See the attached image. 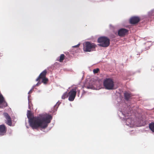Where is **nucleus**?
I'll use <instances>...</instances> for the list:
<instances>
[{
	"mask_svg": "<svg viewBox=\"0 0 154 154\" xmlns=\"http://www.w3.org/2000/svg\"><path fill=\"white\" fill-rule=\"evenodd\" d=\"M30 111H27V116L29 119V125L33 129H37L38 128H46L52 119V116L49 115L40 114L37 117L30 118Z\"/></svg>",
	"mask_w": 154,
	"mask_h": 154,
	"instance_id": "nucleus-1",
	"label": "nucleus"
},
{
	"mask_svg": "<svg viewBox=\"0 0 154 154\" xmlns=\"http://www.w3.org/2000/svg\"><path fill=\"white\" fill-rule=\"evenodd\" d=\"M103 85L105 89L108 90L115 89L114 83L113 80L109 78H106L103 81Z\"/></svg>",
	"mask_w": 154,
	"mask_h": 154,
	"instance_id": "nucleus-2",
	"label": "nucleus"
},
{
	"mask_svg": "<svg viewBox=\"0 0 154 154\" xmlns=\"http://www.w3.org/2000/svg\"><path fill=\"white\" fill-rule=\"evenodd\" d=\"M96 45L93 43L86 42L83 44V49L84 51L91 52L95 51Z\"/></svg>",
	"mask_w": 154,
	"mask_h": 154,
	"instance_id": "nucleus-3",
	"label": "nucleus"
},
{
	"mask_svg": "<svg viewBox=\"0 0 154 154\" xmlns=\"http://www.w3.org/2000/svg\"><path fill=\"white\" fill-rule=\"evenodd\" d=\"M98 42L100 43V46L104 47H108L110 44V40L107 37L102 36L99 38Z\"/></svg>",
	"mask_w": 154,
	"mask_h": 154,
	"instance_id": "nucleus-4",
	"label": "nucleus"
},
{
	"mask_svg": "<svg viewBox=\"0 0 154 154\" xmlns=\"http://www.w3.org/2000/svg\"><path fill=\"white\" fill-rule=\"evenodd\" d=\"M76 88L72 89L68 93L69 96L68 100L69 101H72L74 100L76 95Z\"/></svg>",
	"mask_w": 154,
	"mask_h": 154,
	"instance_id": "nucleus-5",
	"label": "nucleus"
},
{
	"mask_svg": "<svg viewBox=\"0 0 154 154\" xmlns=\"http://www.w3.org/2000/svg\"><path fill=\"white\" fill-rule=\"evenodd\" d=\"M4 116L6 119V123L9 126H11L12 125V121L10 116L7 113H5L4 114Z\"/></svg>",
	"mask_w": 154,
	"mask_h": 154,
	"instance_id": "nucleus-6",
	"label": "nucleus"
},
{
	"mask_svg": "<svg viewBox=\"0 0 154 154\" xmlns=\"http://www.w3.org/2000/svg\"><path fill=\"white\" fill-rule=\"evenodd\" d=\"M140 19L138 17L134 16L131 17L130 19V23L131 24L137 23L139 22Z\"/></svg>",
	"mask_w": 154,
	"mask_h": 154,
	"instance_id": "nucleus-7",
	"label": "nucleus"
},
{
	"mask_svg": "<svg viewBox=\"0 0 154 154\" xmlns=\"http://www.w3.org/2000/svg\"><path fill=\"white\" fill-rule=\"evenodd\" d=\"M128 32V30L127 29L124 28H122L119 30L118 35L120 36H124L126 34H127Z\"/></svg>",
	"mask_w": 154,
	"mask_h": 154,
	"instance_id": "nucleus-8",
	"label": "nucleus"
},
{
	"mask_svg": "<svg viewBox=\"0 0 154 154\" xmlns=\"http://www.w3.org/2000/svg\"><path fill=\"white\" fill-rule=\"evenodd\" d=\"M47 73V71L46 69L44 70L40 74L38 77L36 79V81H38L40 79L46 78V76Z\"/></svg>",
	"mask_w": 154,
	"mask_h": 154,
	"instance_id": "nucleus-9",
	"label": "nucleus"
},
{
	"mask_svg": "<svg viewBox=\"0 0 154 154\" xmlns=\"http://www.w3.org/2000/svg\"><path fill=\"white\" fill-rule=\"evenodd\" d=\"M6 128L4 125H0V135H3L6 133Z\"/></svg>",
	"mask_w": 154,
	"mask_h": 154,
	"instance_id": "nucleus-10",
	"label": "nucleus"
},
{
	"mask_svg": "<svg viewBox=\"0 0 154 154\" xmlns=\"http://www.w3.org/2000/svg\"><path fill=\"white\" fill-rule=\"evenodd\" d=\"M131 96V93L128 92H125L124 93L125 99L127 100H128L130 98Z\"/></svg>",
	"mask_w": 154,
	"mask_h": 154,
	"instance_id": "nucleus-11",
	"label": "nucleus"
},
{
	"mask_svg": "<svg viewBox=\"0 0 154 154\" xmlns=\"http://www.w3.org/2000/svg\"><path fill=\"white\" fill-rule=\"evenodd\" d=\"M149 127L150 130L154 132V122L149 124Z\"/></svg>",
	"mask_w": 154,
	"mask_h": 154,
	"instance_id": "nucleus-12",
	"label": "nucleus"
},
{
	"mask_svg": "<svg viewBox=\"0 0 154 154\" xmlns=\"http://www.w3.org/2000/svg\"><path fill=\"white\" fill-rule=\"evenodd\" d=\"M65 56L64 54H61L60 56L59 61L60 62H63V60L65 59Z\"/></svg>",
	"mask_w": 154,
	"mask_h": 154,
	"instance_id": "nucleus-13",
	"label": "nucleus"
},
{
	"mask_svg": "<svg viewBox=\"0 0 154 154\" xmlns=\"http://www.w3.org/2000/svg\"><path fill=\"white\" fill-rule=\"evenodd\" d=\"M68 96V93L67 92L64 93L62 96V99H64L66 98Z\"/></svg>",
	"mask_w": 154,
	"mask_h": 154,
	"instance_id": "nucleus-14",
	"label": "nucleus"
},
{
	"mask_svg": "<svg viewBox=\"0 0 154 154\" xmlns=\"http://www.w3.org/2000/svg\"><path fill=\"white\" fill-rule=\"evenodd\" d=\"M42 79V82L44 84H46L48 81V79L46 77Z\"/></svg>",
	"mask_w": 154,
	"mask_h": 154,
	"instance_id": "nucleus-15",
	"label": "nucleus"
},
{
	"mask_svg": "<svg viewBox=\"0 0 154 154\" xmlns=\"http://www.w3.org/2000/svg\"><path fill=\"white\" fill-rule=\"evenodd\" d=\"M4 98L2 95L0 93V104L2 103L4 101Z\"/></svg>",
	"mask_w": 154,
	"mask_h": 154,
	"instance_id": "nucleus-16",
	"label": "nucleus"
},
{
	"mask_svg": "<svg viewBox=\"0 0 154 154\" xmlns=\"http://www.w3.org/2000/svg\"><path fill=\"white\" fill-rule=\"evenodd\" d=\"M132 121L131 119L130 118L126 120V123L128 125H131L132 123Z\"/></svg>",
	"mask_w": 154,
	"mask_h": 154,
	"instance_id": "nucleus-17",
	"label": "nucleus"
},
{
	"mask_svg": "<svg viewBox=\"0 0 154 154\" xmlns=\"http://www.w3.org/2000/svg\"><path fill=\"white\" fill-rule=\"evenodd\" d=\"M99 71V69L98 68H97L96 69H94L93 70V72L94 73H97Z\"/></svg>",
	"mask_w": 154,
	"mask_h": 154,
	"instance_id": "nucleus-18",
	"label": "nucleus"
},
{
	"mask_svg": "<svg viewBox=\"0 0 154 154\" xmlns=\"http://www.w3.org/2000/svg\"><path fill=\"white\" fill-rule=\"evenodd\" d=\"M3 103V106L4 107H5L7 106V103L5 101L4 99V102L2 103Z\"/></svg>",
	"mask_w": 154,
	"mask_h": 154,
	"instance_id": "nucleus-19",
	"label": "nucleus"
},
{
	"mask_svg": "<svg viewBox=\"0 0 154 154\" xmlns=\"http://www.w3.org/2000/svg\"><path fill=\"white\" fill-rule=\"evenodd\" d=\"M80 45V44H79L77 45H75L73 46V47L74 48H77Z\"/></svg>",
	"mask_w": 154,
	"mask_h": 154,
	"instance_id": "nucleus-20",
	"label": "nucleus"
},
{
	"mask_svg": "<svg viewBox=\"0 0 154 154\" xmlns=\"http://www.w3.org/2000/svg\"><path fill=\"white\" fill-rule=\"evenodd\" d=\"M38 81V82L36 85H40L41 84V82H39V80Z\"/></svg>",
	"mask_w": 154,
	"mask_h": 154,
	"instance_id": "nucleus-21",
	"label": "nucleus"
},
{
	"mask_svg": "<svg viewBox=\"0 0 154 154\" xmlns=\"http://www.w3.org/2000/svg\"><path fill=\"white\" fill-rule=\"evenodd\" d=\"M33 89H31L28 92V94H30V93H31L32 92V90Z\"/></svg>",
	"mask_w": 154,
	"mask_h": 154,
	"instance_id": "nucleus-22",
	"label": "nucleus"
}]
</instances>
